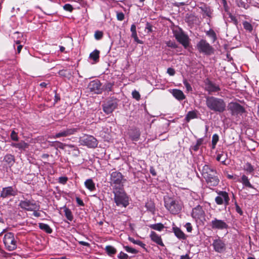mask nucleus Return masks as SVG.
Listing matches in <instances>:
<instances>
[{
    "label": "nucleus",
    "instance_id": "39",
    "mask_svg": "<svg viewBox=\"0 0 259 259\" xmlns=\"http://www.w3.org/2000/svg\"><path fill=\"white\" fill-rule=\"evenodd\" d=\"M150 227L153 230L160 231L164 228V226L161 223H157L150 225Z\"/></svg>",
    "mask_w": 259,
    "mask_h": 259
},
{
    "label": "nucleus",
    "instance_id": "43",
    "mask_svg": "<svg viewBox=\"0 0 259 259\" xmlns=\"http://www.w3.org/2000/svg\"><path fill=\"white\" fill-rule=\"evenodd\" d=\"M243 26L245 29L248 30L249 32H251L252 30V26L251 24L248 22L245 21L243 23Z\"/></svg>",
    "mask_w": 259,
    "mask_h": 259
},
{
    "label": "nucleus",
    "instance_id": "45",
    "mask_svg": "<svg viewBox=\"0 0 259 259\" xmlns=\"http://www.w3.org/2000/svg\"><path fill=\"white\" fill-rule=\"evenodd\" d=\"M11 139L14 141H18V134L15 131H12L10 135Z\"/></svg>",
    "mask_w": 259,
    "mask_h": 259
},
{
    "label": "nucleus",
    "instance_id": "2",
    "mask_svg": "<svg viewBox=\"0 0 259 259\" xmlns=\"http://www.w3.org/2000/svg\"><path fill=\"white\" fill-rule=\"evenodd\" d=\"M113 193L114 200L117 206L126 207L129 204V198L125 193L123 187L114 186Z\"/></svg>",
    "mask_w": 259,
    "mask_h": 259
},
{
    "label": "nucleus",
    "instance_id": "33",
    "mask_svg": "<svg viewBox=\"0 0 259 259\" xmlns=\"http://www.w3.org/2000/svg\"><path fill=\"white\" fill-rule=\"evenodd\" d=\"M243 169L248 174H252L254 170V167L249 162H246L244 165Z\"/></svg>",
    "mask_w": 259,
    "mask_h": 259
},
{
    "label": "nucleus",
    "instance_id": "7",
    "mask_svg": "<svg viewBox=\"0 0 259 259\" xmlns=\"http://www.w3.org/2000/svg\"><path fill=\"white\" fill-rule=\"evenodd\" d=\"M110 180L113 187L114 186H123V183L124 180L122 175L120 172L117 171L112 172L110 174Z\"/></svg>",
    "mask_w": 259,
    "mask_h": 259
},
{
    "label": "nucleus",
    "instance_id": "5",
    "mask_svg": "<svg viewBox=\"0 0 259 259\" xmlns=\"http://www.w3.org/2000/svg\"><path fill=\"white\" fill-rule=\"evenodd\" d=\"M118 100L115 98L107 99L102 104L103 111L107 114H110L117 108Z\"/></svg>",
    "mask_w": 259,
    "mask_h": 259
},
{
    "label": "nucleus",
    "instance_id": "28",
    "mask_svg": "<svg viewBox=\"0 0 259 259\" xmlns=\"http://www.w3.org/2000/svg\"><path fill=\"white\" fill-rule=\"evenodd\" d=\"M173 231L175 235L180 239H185V235L181 230L178 227H173Z\"/></svg>",
    "mask_w": 259,
    "mask_h": 259
},
{
    "label": "nucleus",
    "instance_id": "48",
    "mask_svg": "<svg viewBox=\"0 0 259 259\" xmlns=\"http://www.w3.org/2000/svg\"><path fill=\"white\" fill-rule=\"evenodd\" d=\"M202 11L204 13V14L206 15V16L210 18L211 17V11L209 8H205L203 9H202Z\"/></svg>",
    "mask_w": 259,
    "mask_h": 259
},
{
    "label": "nucleus",
    "instance_id": "56",
    "mask_svg": "<svg viewBox=\"0 0 259 259\" xmlns=\"http://www.w3.org/2000/svg\"><path fill=\"white\" fill-rule=\"evenodd\" d=\"M185 228H186L187 231L188 232H191L192 230V227L191 226V223H187L185 225Z\"/></svg>",
    "mask_w": 259,
    "mask_h": 259
},
{
    "label": "nucleus",
    "instance_id": "4",
    "mask_svg": "<svg viewBox=\"0 0 259 259\" xmlns=\"http://www.w3.org/2000/svg\"><path fill=\"white\" fill-rule=\"evenodd\" d=\"M164 206L172 214H178L182 209V203L180 201L168 197L164 199Z\"/></svg>",
    "mask_w": 259,
    "mask_h": 259
},
{
    "label": "nucleus",
    "instance_id": "57",
    "mask_svg": "<svg viewBox=\"0 0 259 259\" xmlns=\"http://www.w3.org/2000/svg\"><path fill=\"white\" fill-rule=\"evenodd\" d=\"M167 73L169 75L172 76L175 74V70L172 68H168L167 70Z\"/></svg>",
    "mask_w": 259,
    "mask_h": 259
},
{
    "label": "nucleus",
    "instance_id": "62",
    "mask_svg": "<svg viewBox=\"0 0 259 259\" xmlns=\"http://www.w3.org/2000/svg\"><path fill=\"white\" fill-rule=\"evenodd\" d=\"M78 243L80 245L85 246H90V244L88 242L83 241H78Z\"/></svg>",
    "mask_w": 259,
    "mask_h": 259
},
{
    "label": "nucleus",
    "instance_id": "30",
    "mask_svg": "<svg viewBox=\"0 0 259 259\" xmlns=\"http://www.w3.org/2000/svg\"><path fill=\"white\" fill-rule=\"evenodd\" d=\"M39 228L46 232L48 234H50L52 232V229L50 228V227L46 224L45 223H39Z\"/></svg>",
    "mask_w": 259,
    "mask_h": 259
},
{
    "label": "nucleus",
    "instance_id": "24",
    "mask_svg": "<svg viewBox=\"0 0 259 259\" xmlns=\"http://www.w3.org/2000/svg\"><path fill=\"white\" fill-rule=\"evenodd\" d=\"M172 94L178 100H183L185 98V96L183 92L178 89L172 90Z\"/></svg>",
    "mask_w": 259,
    "mask_h": 259
},
{
    "label": "nucleus",
    "instance_id": "55",
    "mask_svg": "<svg viewBox=\"0 0 259 259\" xmlns=\"http://www.w3.org/2000/svg\"><path fill=\"white\" fill-rule=\"evenodd\" d=\"M68 178L66 177H61L59 178V182L62 184L66 183Z\"/></svg>",
    "mask_w": 259,
    "mask_h": 259
},
{
    "label": "nucleus",
    "instance_id": "29",
    "mask_svg": "<svg viewBox=\"0 0 259 259\" xmlns=\"http://www.w3.org/2000/svg\"><path fill=\"white\" fill-rule=\"evenodd\" d=\"M203 138L198 139L195 145H192L190 147V150H193L194 151H197L199 149L200 146L203 144Z\"/></svg>",
    "mask_w": 259,
    "mask_h": 259
},
{
    "label": "nucleus",
    "instance_id": "41",
    "mask_svg": "<svg viewBox=\"0 0 259 259\" xmlns=\"http://www.w3.org/2000/svg\"><path fill=\"white\" fill-rule=\"evenodd\" d=\"M219 137L217 134H215L213 135L212 137V141H211L212 148L213 149L215 148L217 143H218V142L219 141Z\"/></svg>",
    "mask_w": 259,
    "mask_h": 259
},
{
    "label": "nucleus",
    "instance_id": "61",
    "mask_svg": "<svg viewBox=\"0 0 259 259\" xmlns=\"http://www.w3.org/2000/svg\"><path fill=\"white\" fill-rule=\"evenodd\" d=\"M236 210L240 214H242L243 212L241 208L237 204H236Z\"/></svg>",
    "mask_w": 259,
    "mask_h": 259
},
{
    "label": "nucleus",
    "instance_id": "36",
    "mask_svg": "<svg viewBox=\"0 0 259 259\" xmlns=\"http://www.w3.org/2000/svg\"><path fill=\"white\" fill-rule=\"evenodd\" d=\"M105 250L107 254L109 255L115 254L116 252V249L110 245L107 246L105 248Z\"/></svg>",
    "mask_w": 259,
    "mask_h": 259
},
{
    "label": "nucleus",
    "instance_id": "8",
    "mask_svg": "<svg viewBox=\"0 0 259 259\" xmlns=\"http://www.w3.org/2000/svg\"><path fill=\"white\" fill-rule=\"evenodd\" d=\"M197 48L199 52L209 55L213 53V48L204 39L200 40L197 44Z\"/></svg>",
    "mask_w": 259,
    "mask_h": 259
},
{
    "label": "nucleus",
    "instance_id": "49",
    "mask_svg": "<svg viewBox=\"0 0 259 259\" xmlns=\"http://www.w3.org/2000/svg\"><path fill=\"white\" fill-rule=\"evenodd\" d=\"M165 44H166V46L168 47H170L171 48H177V45L175 41L169 40V41H167L165 42Z\"/></svg>",
    "mask_w": 259,
    "mask_h": 259
},
{
    "label": "nucleus",
    "instance_id": "47",
    "mask_svg": "<svg viewBox=\"0 0 259 259\" xmlns=\"http://www.w3.org/2000/svg\"><path fill=\"white\" fill-rule=\"evenodd\" d=\"M183 83L186 89L187 92H190L192 91V88L190 84L187 81V80L185 79L183 81Z\"/></svg>",
    "mask_w": 259,
    "mask_h": 259
},
{
    "label": "nucleus",
    "instance_id": "44",
    "mask_svg": "<svg viewBox=\"0 0 259 259\" xmlns=\"http://www.w3.org/2000/svg\"><path fill=\"white\" fill-rule=\"evenodd\" d=\"M133 98L136 99L137 101H139L141 99V95L139 92L136 90H134L132 92Z\"/></svg>",
    "mask_w": 259,
    "mask_h": 259
},
{
    "label": "nucleus",
    "instance_id": "20",
    "mask_svg": "<svg viewBox=\"0 0 259 259\" xmlns=\"http://www.w3.org/2000/svg\"><path fill=\"white\" fill-rule=\"evenodd\" d=\"M205 90L208 92L209 94H211L212 93L219 92L221 89L219 85L210 80H208L206 82Z\"/></svg>",
    "mask_w": 259,
    "mask_h": 259
},
{
    "label": "nucleus",
    "instance_id": "22",
    "mask_svg": "<svg viewBox=\"0 0 259 259\" xmlns=\"http://www.w3.org/2000/svg\"><path fill=\"white\" fill-rule=\"evenodd\" d=\"M236 182H238L239 183H241L244 187H247L253 189L254 188V187L252 186V185L250 183L249 181V179L245 175H243L240 179H237L236 180Z\"/></svg>",
    "mask_w": 259,
    "mask_h": 259
},
{
    "label": "nucleus",
    "instance_id": "58",
    "mask_svg": "<svg viewBox=\"0 0 259 259\" xmlns=\"http://www.w3.org/2000/svg\"><path fill=\"white\" fill-rule=\"evenodd\" d=\"M76 201L79 205H80V206L84 205L83 201L81 199H80L79 197L76 198Z\"/></svg>",
    "mask_w": 259,
    "mask_h": 259
},
{
    "label": "nucleus",
    "instance_id": "14",
    "mask_svg": "<svg viewBox=\"0 0 259 259\" xmlns=\"http://www.w3.org/2000/svg\"><path fill=\"white\" fill-rule=\"evenodd\" d=\"M17 194V190L15 187L9 186L3 188L1 192V197L6 198L15 196Z\"/></svg>",
    "mask_w": 259,
    "mask_h": 259
},
{
    "label": "nucleus",
    "instance_id": "13",
    "mask_svg": "<svg viewBox=\"0 0 259 259\" xmlns=\"http://www.w3.org/2000/svg\"><path fill=\"white\" fill-rule=\"evenodd\" d=\"M210 226L213 230H224L228 228V225L224 221L214 218L210 223Z\"/></svg>",
    "mask_w": 259,
    "mask_h": 259
},
{
    "label": "nucleus",
    "instance_id": "15",
    "mask_svg": "<svg viewBox=\"0 0 259 259\" xmlns=\"http://www.w3.org/2000/svg\"><path fill=\"white\" fill-rule=\"evenodd\" d=\"M177 40L185 48H187L189 45V38L183 32L180 31L175 33Z\"/></svg>",
    "mask_w": 259,
    "mask_h": 259
},
{
    "label": "nucleus",
    "instance_id": "3",
    "mask_svg": "<svg viewBox=\"0 0 259 259\" xmlns=\"http://www.w3.org/2000/svg\"><path fill=\"white\" fill-rule=\"evenodd\" d=\"M206 105L210 110L215 112L222 113L226 109V103L221 98L213 96L206 97Z\"/></svg>",
    "mask_w": 259,
    "mask_h": 259
},
{
    "label": "nucleus",
    "instance_id": "31",
    "mask_svg": "<svg viewBox=\"0 0 259 259\" xmlns=\"http://www.w3.org/2000/svg\"><path fill=\"white\" fill-rule=\"evenodd\" d=\"M227 158V154L224 152L220 154H218L217 156V160L221 162L223 164H225V161Z\"/></svg>",
    "mask_w": 259,
    "mask_h": 259
},
{
    "label": "nucleus",
    "instance_id": "63",
    "mask_svg": "<svg viewBox=\"0 0 259 259\" xmlns=\"http://www.w3.org/2000/svg\"><path fill=\"white\" fill-rule=\"evenodd\" d=\"M131 31L132 32H137L136 31V26L135 25V24H133L132 25L131 27Z\"/></svg>",
    "mask_w": 259,
    "mask_h": 259
},
{
    "label": "nucleus",
    "instance_id": "27",
    "mask_svg": "<svg viewBox=\"0 0 259 259\" xmlns=\"http://www.w3.org/2000/svg\"><path fill=\"white\" fill-rule=\"evenodd\" d=\"M197 118V111L193 110L190 111L187 114L185 119L187 122H189L191 119Z\"/></svg>",
    "mask_w": 259,
    "mask_h": 259
},
{
    "label": "nucleus",
    "instance_id": "19",
    "mask_svg": "<svg viewBox=\"0 0 259 259\" xmlns=\"http://www.w3.org/2000/svg\"><path fill=\"white\" fill-rule=\"evenodd\" d=\"M204 211L202 207L198 205L192 210V217L195 219H201L204 217Z\"/></svg>",
    "mask_w": 259,
    "mask_h": 259
},
{
    "label": "nucleus",
    "instance_id": "12",
    "mask_svg": "<svg viewBox=\"0 0 259 259\" xmlns=\"http://www.w3.org/2000/svg\"><path fill=\"white\" fill-rule=\"evenodd\" d=\"M82 144L89 148H95L98 145V141L92 136L85 135L81 139Z\"/></svg>",
    "mask_w": 259,
    "mask_h": 259
},
{
    "label": "nucleus",
    "instance_id": "6",
    "mask_svg": "<svg viewBox=\"0 0 259 259\" xmlns=\"http://www.w3.org/2000/svg\"><path fill=\"white\" fill-rule=\"evenodd\" d=\"M3 242L6 248L9 251H12L17 248V241L13 233L8 232L5 234Z\"/></svg>",
    "mask_w": 259,
    "mask_h": 259
},
{
    "label": "nucleus",
    "instance_id": "60",
    "mask_svg": "<svg viewBox=\"0 0 259 259\" xmlns=\"http://www.w3.org/2000/svg\"><path fill=\"white\" fill-rule=\"evenodd\" d=\"M112 88V84L110 83H107L105 85V89L108 91H111Z\"/></svg>",
    "mask_w": 259,
    "mask_h": 259
},
{
    "label": "nucleus",
    "instance_id": "53",
    "mask_svg": "<svg viewBox=\"0 0 259 259\" xmlns=\"http://www.w3.org/2000/svg\"><path fill=\"white\" fill-rule=\"evenodd\" d=\"M117 19L119 21H122L124 19V15L122 12L117 13Z\"/></svg>",
    "mask_w": 259,
    "mask_h": 259
},
{
    "label": "nucleus",
    "instance_id": "46",
    "mask_svg": "<svg viewBox=\"0 0 259 259\" xmlns=\"http://www.w3.org/2000/svg\"><path fill=\"white\" fill-rule=\"evenodd\" d=\"M103 35V32L100 31H96L95 32V34H94L95 38L97 40L101 39L102 38Z\"/></svg>",
    "mask_w": 259,
    "mask_h": 259
},
{
    "label": "nucleus",
    "instance_id": "26",
    "mask_svg": "<svg viewBox=\"0 0 259 259\" xmlns=\"http://www.w3.org/2000/svg\"><path fill=\"white\" fill-rule=\"evenodd\" d=\"M85 187L90 191H94L96 189L95 184L92 179H88L84 182Z\"/></svg>",
    "mask_w": 259,
    "mask_h": 259
},
{
    "label": "nucleus",
    "instance_id": "50",
    "mask_svg": "<svg viewBox=\"0 0 259 259\" xmlns=\"http://www.w3.org/2000/svg\"><path fill=\"white\" fill-rule=\"evenodd\" d=\"M118 257L120 259H128V256L127 254L121 251L118 255Z\"/></svg>",
    "mask_w": 259,
    "mask_h": 259
},
{
    "label": "nucleus",
    "instance_id": "11",
    "mask_svg": "<svg viewBox=\"0 0 259 259\" xmlns=\"http://www.w3.org/2000/svg\"><path fill=\"white\" fill-rule=\"evenodd\" d=\"M19 206L22 209L28 211H33L38 209L39 205L34 200H21Z\"/></svg>",
    "mask_w": 259,
    "mask_h": 259
},
{
    "label": "nucleus",
    "instance_id": "16",
    "mask_svg": "<svg viewBox=\"0 0 259 259\" xmlns=\"http://www.w3.org/2000/svg\"><path fill=\"white\" fill-rule=\"evenodd\" d=\"M212 245L213 247V249L219 253L223 252L226 249L225 242L220 237L213 240Z\"/></svg>",
    "mask_w": 259,
    "mask_h": 259
},
{
    "label": "nucleus",
    "instance_id": "10",
    "mask_svg": "<svg viewBox=\"0 0 259 259\" xmlns=\"http://www.w3.org/2000/svg\"><path fill=\"white\" fill-rule=\"evenodd\" d=\"M228 107L232 115H241L245 112L244 108L237 102L230 103Z\"/></svg>",
    "mask_w": 259,
    "mask_h": 259
},
{
    "label": "nucleus",
    "instance_id": "52",
    "mask_svg": "<svg viewBox=\"0 0 259 259\" xmlns=\"http://www.w3.org/2000/svg\"><path fill=\"white\" fill-rule=\"evenodd\" d=\"M63 8L65 10L69 11V12H71L73 10L72 6L69 4H65L63 6Z\"/></svg>",
    "mask_w": 259,
    "mask_h": 259
},
{
    "label": "nucleus",
    "instance_id": "38",
    "mask_svg": "<svg viewBox=\"0 0 259 259\" xmlns=\"http://www.w3.org/2000/svg\"><path fill=\"white\" fill-rule=\"evenodd\" d=\"M65 215L66 218L70 221H72L73 219V217L71 211L68 208L65 207L64 208Z\"/></svg>",
    "mask_w": 259,
    "mask_h": 259
},
{
    "label": "nucleus",
    "instance_id": "42",
    "mask_svg": "<svg viewBox=\"0 0 259 259\" xmlns=\"http://www.w3.org/2000/svg\"><path fill=\"white\" fill-rule=\"evenodd\" d=\"M123 248L125 249V250L128 253L136 254L138 252V250L128 246H123Z\"/></svg>",
    "mask_w": 259,
    "mask_h": 259
},
{
    "label": "nucleus",
    "instance_id": "59",
    "mask_svg": "<svg viewBox=\"0 0 259 259\" xmlns=\"http://www.w3.org/2000/svg\"><path fill=\"white\" fill-rule=\"evenodd\" d=\"M146 29H147L148 30L149 32H151L152 31V25L150 24V23L147 22L146 23V27H145Z\"/></svg>",
    "mask_w": 259,
    "mask_h": 259
},
{
    "label": "nucleus",
    "instance_id": "17",
    "mask_svg": "<svg viewBox=\"0 0 259 259\" xmlns=\"http://www.w3.org/2000/svg\"><path fill=\"white\" fill-rule=\"evenodd\" d=\"M77 131L78 128H67L56 133L55 135L53 136V138L56 139L60 137H68L74 135Z\"/></svg>",
    "mask_w": 259,
    "mask_h": 259
},
{
    "label": "nucleus",
    "instance_id": "1",
    "mask_svg": "<svg viewBox=\"0 0 259 259\" xmlns=\"http://www.w3.org/2000/svg\"><path fill=\"white\" fill-rule=\"evenodd\" d=\"M198 168L209 187L217 186L220 182L216 169L207 164H198Z\"/></svg>",
    "mask_w": 259,
    "mask_h": 259
},
{
    "label": "nucleus",
    "instance_id": "25",
    "mask_svg": "<svg viewBox=\"0 0 259 259\" xmlns=\"http://www.w3.org/2000/svg\"><path fill=\"white\" fill-rule=\"evenodd\" d=\"M11 146L13 147L18 148L20 150H24L27 148L28 145L23 141H21L19 143H12Z\"/></svg>",
    "mask_w": 259,
    "mask_h": 259
},
{
    "label": "nucleus",
    "instance_id": "54",
    "mask_svg": "<svg viewBox=\"0 0 259 259\" xmlns=\"http://www.w3.org/2000/svg\"><path fill=\"white\" fill-rule=\"evenodd\" d=\"M54 143L55 144V146H56L57 147L62 149H63L65 146V145L64 143L59 141H56L54 142Z\"/></svg>",
    "mask_w": 259,
    "mask_h": 259
},
{
    "label": "nucleus",
    "instance_id": "9",
    "mask_svg": "<svg viewBox=\"0 0 259 259\" xmlns=\"http://www.w3.org/2000/svg\"><path fill=\"white\" fill-rule=\"evenodd\" d=\"M217 193L218 196L215 198V203L218 205H228L230 201L228 193L226 191H219Z\"/></svg>",
    "mask_w": 259,
    "mask_h": 259
},
{
    "label": "nucleus",
    "instance_id": "23",
    "mask_svg": "<svg viewBox=\"0 0 259 259\" xmlns=\"http://www.w3.org/2000/svg\"><path fill=\"white\" fill-rule=\"evenodd\" d=\"M150 237L153 242H154L158 245L161 246H164V244L162 242L161 237L159 235L156 234L155 232L152 231L151 232Z\"/></svg>",
    "mask_w": 259,
    "mask_h": 259
},
{
    "label": "nucleus",
    "instance_id": "51",
    "mask_svg": "<svg viewBox=\"0 0 259 259\" xmlns=\"http://www.w3.org/2000/svg\"><path fill=\"white\" fill-rule=\"evenodd\" d=\"M237 5L238 7H242L245 9H247L248 7L247 4L242 0H239L238 2Z\"/></svg>",
    "mask_w": 259,
    "mask_h": 259
},
{
    "label": "nucleus",
    "instance_id": "18",
    "mask_svg": "<svg viewBox=\"0 0 259 259\" xmlns=\"http://www.w3.org/2000/svg\"><path fill=\"white\" fill-rule=\"evenodd\" d=\"M89 90L95 94H100L102 93L101 83L98 80L91 81L88 85Z\"/></svg>",
    "mask_w": 259,
    "mask_h": 259
},
{
    "label": "nucleus",
    "instance_id": "40",
    "mask_svg": "<svg viewBox=\"0 0 259 259\" xmlns=\"http://www.w3.org/2000/svg\"><path fill=\"white\" fill-rule=\"evenodd\" d=\"M206 34L208 36L211 38L213 41H214L217 39L216 34L212 29H210L208 31H207Z\"/></svg>",
    "mask_w": 259,
    "mask_h": 259
},
{
    "label": "nucleus",
    "instance_id": "37",
    "mask_svg": "<svg viewBox=\"0 0 259 259\" xmlns=\"http://www.w3.org/2000/svg\"><path fill=\"white\" fill-rule=\"evenodd\" d=\"M128 240L131 242L133 243L134 244H137L142 247V248H145V244L143 242L139 240H135L133 238L129 237Z\"/></svg>",
    "mask_w": 259,
    "mask_h": 259
},
{
    "label": "nucleus",
    "instance_id": "35",
    "mask_svg": "<svg viewBox=\"0 0 259 259\" xmlns=\"http://www.w3.org/2000/svg\"><path fill=\"white\" fill-rule=\"evenodd\" d=\"M4 161L10 165H12L14 162V157L11 154H7L4 158Z\"/></svg>",
    "mask_w": 259,
    "mask_h": 259
},
{
    "label": "nucleus",
    "instance_id": "32",
    "mask_svg": "<svg viewBox=\"0 0 259 259\" xmlns=\"http://www.w3.org/2000/svg\"><path fill=\"white\" fill-rule=\"evenodd\" d=\"M147 210L154 214L155 210V207L154 203L152 201H148L145 204Z\"/></svg>",
    "mask_w": 259,
    "mask_h": 259
},
{
    "label": "nucleus",
    "instance_id": "21",
    "mask_svg": "<svg viewBox=\"0 0 259 259\" xmlns=\"http://www.w3.org/2000/svg\"><path fill=\"white\" fill-rule=\"evenodd\" d=\"M130 139L133 141H138L141 135L140 130L137 128H131L128 132Z\"/></svg>",
    "mask_w": 259,
    "mask_h": 259
},
{
    "label": "nucleus",
    "instance_id": "34",
    "mask_svg": "<svg viewBox=\"0 0 259 259\" xmlns=\"http://www.w3.org/2000/svg\"><path fill=\"white\" fill-rule=\"evenodd\" d=\"M99 51L95 50L90 54V58L93 59L95 62H97L99 60Z\"/></svg>",
    "mask_w": 259,
    "mask_h": 259
},
{
    "label": "nucleus",
    "instance_id": "64",
    "mask_svg": "<svg viewBox=\"0 0 259 259\" xmlns=\"http://www.w3.org/2000/svg\"><path fill=\"white\" fill-rule=\"evenodd\" d=\"M180 259H190L189 255L186 254V255H181Z\"/></svg>",
    "mask_w": 259,
    "mask_h": 259
}]
</instances>
